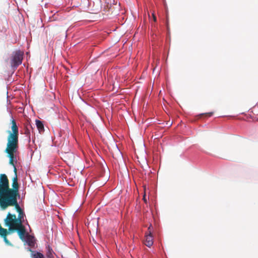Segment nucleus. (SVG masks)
Masks as SVG:
<instances>
[{"label":"nucleus","mask_w":258,"mask_h":258,"mask_svg":"<svg viewBox=\"0 0 258 258\" xmlns=\"http://www.w3.org/2000/svg\"><path fill=\"white\" fill-rule=\"evenodd\" d=\"M18 196L0 197V207L3 210L10 206H14L18 216L8 213L4 220L5 225L9 227L10 231H17L20 238L24 239L26 233V228L23 225L26 217L23 210L20 207L17 201Z\"/></svg>","instance_id":"f257e3e1"},{"label":"nucleus","mask_w":258,"mask_h":258,"mask_svg":"<svg viewBox=\"0 0 258 258\" xmlns=\"http://www.w3.org/2000/svg\"><path fill=\"white\" fill-rule=\"evenodd\" d=\"M11 131H7L8 136L7 138V148L5 152L8 154L10 158L9 163L16 167L14 164V161L16 160V157L14 154L17 152L19 148V128L17 125L15 120L12 117L11 120Z\"/></svg>","instance_id":"f03ea898"},{"label":"nucleus","mask_w":258,"mask_h":258,"mask_svg":"<svg viewBox=\"0 0 258 258\" xmlns=\"http://www.w3.org/2000/svg\"><path fill=\"white\" fill-rule=\"evenodd\" d=\"M15 176L12 179V188H10L9 180L5 174H0V197L19 196V185L18 182L17 168L14 169Z\"/></svg>","instance_id":"7ed1b4c3"},{"label":"nucleus","mask_w":258,"mask_h":258,"mask_svg":"<svg viewBox=\"0 0 258 258\" xmlns=\"http://www.w3.org/2000/svg\"><path fill=\"white\" fill-rule=\"evenodd\" d=\"M23 55V53L19 50L14 52L11 59V66L12 68H17L22 63Z\"/></svg>","instance_id":"20e7f679"},{"label":"nucleus","mask_w":258,"mask_h":258,"mask_svg":"<svg viewBox=\"0 0 258 258\" xmlns=\"http://www.w3.org/2000/svg\"><path fill=\"white\" fill-rule=\"evenodd\" d=\"M14 231H10L9 229L8 230L5 228H4L2 227L1 225L0 224V235L2 237L4 238V240L5 242L9 245H12V244L9 241V240L7 239V236L8 234H9L10 232H13Z\"/></svg>","instance_id":"39448f33"},{"label":"nucleus","mask_w":258,"mask_h":258,"mask_svg":"<svg viewBox=\"0 0 258 258\" xmlns=\"http://www.w3.org/2000/svg\"><path fill=\"white\" fill-rule=\"evenodd\" d=\"M153 236L151 232V231H150V233L146 234L145 236V239L144 241L145 244L150 247H151L153 244Z\"/></svg>","instance_id":"423d86ee"},{"label":"nucleus","mask_w":258,"mask_h":258,"mask_svg":"<svg viewBox=\"0 0 258 258\" xmlns=\"http://www.w3.org/2000/svg\"><path fill=\"white\" fill-rule=\"evenodd\" d=\"M25 238H26V242L29 246L33 247L35 245V240L34 239L33 236L26 232L24 237V239L22 240H24Z\"/></svg>","instance_id":"0eeeda50"},{"label":"nucleus","mask_w":258,"mask_h":258,"mask_svg":"<svg viewBox=\"0 0 258 258\" xmlns=\"http://www.w3.org/2000/svg\"><path fill=\"white\" fill-rule=\"evenodd\" d=\"M28 250L32 252V258H45L44 255L39 252H34L30 248H28Z\"/></svg>","instance_id":"6e6552de"},{"label":"nucleus","mask_w":258,"mask_h":258,"mask_svg":"<svg viewBox=\"0 0 258 258\" xmlns=\"http://www.w3.org/2000/svg\"><path fill=\"white\" fill-rule=\"evenodd\" d=\"M36 125L37 127L39 132H41V131L44 130L43 124L40 120H36Z\"/></svg>","instance_id":"1a4fd4ad"},{"label":"nucleus","mask_w":258,"mask_h":258,"mask_svg":"<svg viewBox=\"0 0 258 258\" xmlns=\"http://www.w3.org/2000/svg\"><path fill=\"white\" fill-rule=\"evenodd\" d=\"M204 114L207 116H211L213 114V112H211L206 113H205Z\"/></svg>","instance_id":"9d476101"},{"label":"nucleus","mask_w":258,"mask_h":258,"mask_svg":"<svg viewBox=\"0 0 258 258\" xmlns=\"http://www.w3.org/2000/svg\"><path fill=\"white\" fill-rule=\"evenodd\" d=\"M152 17L153 19L154 22H156L157 21L156 17L154 13L152 14Z\"/></svg>","instance_id":"9b49d317"},{"label":"nucleus","mask_w":258,"mask_h":258,"mask_svg":"<svg viewBox=\"0 0 258 258\" xmlns=\"http://www.w3.org/2000/svg\"><path fill=\"white\" fill-rule=\"evenodd\" d=\"M152 226L150 225L149 228H148V231H149V233H150V231H151V232L152 233Z\"/></svg>","instance_id":"f8f14e48"},{"label":"nucleus","mask_w":258,"mask_h":258,"mask_svg":"<svg viewBox=\"0 0 258 258\" xmlns=\"http://www.w3.org/2000/svg\"><path fill=\"white\" fill-rule=\"evenodd\" d=\"M143 200L144 201V202H145V203H146V202H147V200H146V199L145 195H144V197H143Z\"/></svg>","instance_id":"ddd939ff"},{"label":"nucleus","mask_w":258,"mask_h":258,"mask_svg":"<svg viewBox=\"0 0 258 258\" xmlns=\"http://www.w3.org/2000/svg\"><path fill=\"white\" fill-rule=\"evenodd\" d=\"M94 13H98V12H97V11H96L94 12Z\"/></svg>","instance_id":"4468645a"}]
</instances>
